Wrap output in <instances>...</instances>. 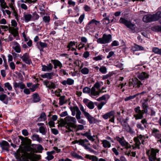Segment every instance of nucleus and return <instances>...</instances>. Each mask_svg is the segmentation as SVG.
Returning a JSON list of instances; mask_svg holds the SVG:
<instances>
[{"mask_svg": "<svg viewBox=\"0 0 161 161\" xmlns=\"http://www.w3.org/2000/svg\"><path fill=\"white\" fill-rule=\"evenodd\" d=\"M71 111L72 115L74 116L75 115L76 117L77 114H78L79 113H81L77 106L74 107L73 108L71 107Z\"/></svg>", "mask_w": 161, "mask_h": 161, "instance_id": "obj_15", "label": "nucleus"}, {"mask_svg": "<svg viewBox=\"0 0 161 161\" xmlns=\"http://www.w3.org/2000/svg\"><path fill=\"white\" fill-rule=\"evenodd\" d=\"M100 21L96 20L94 19H92L91 21H90V23L94 24L96 25H97L98 24H100Z\"/></svg>", "mask_w": 161, "mask_h": 161, "instance_id": "obj_51", "label": "nucleus"}, {"mask_svg": "<svg viewBox=\"0 0 161 161\" xmlns=\"http://www.w3.org/2000/svg\"><path fill=\"white\" fill-rule=\"evenodd\" d=\"M145 137L144 136H142L141 135H140L139 136H137L136 137L134 138V141L135 142L136 147H137L139 148V146L141 143L144 144L145 142L144 139ZM135 147H133V149H134Z\"/></svg>", "mask_w": 161, "mask_h": 161, "instance_id": "obj_7", "label": "nucleus"}, {"mask_svg": "<svg viewBox=\"0 0 161 161\" xmlns=\"http://www.w3.org/2000/svg\"><path fill=\"white\" fill-rule=\"evenodd\" d=\"M61 127H65L68 130H66V132L70 131V117L68 116L66 117L64 119H62L59 125H58Z\"/></svg>", "mask_w": 161, "mask_h": 161, "instance_id": "obj_3", "label": "nucleus"}, {"mask_svg": "<svg viewBox=\"0 0 161 161\" xmlns=\"http://www.w3.org/2000/svg\"><path fill=\"white\" fill-rule=\"evenodd\" d=\"M37 87V86L36 85H34L32 86L31 88H30V90L31 92H34L36 90Z\"/></svg>", "mask_w": 161, "mask_h": 161, "instance_id": "obj_59", "label": "nucleus"}, {"mask_svg": "<svg viewBox=\"0 0 161 161\" xmlns=\"http://www.w3.org/2000/svg\"><path fill=\"white\" fill-rule=\"evenodd\" d=\"M115 114L114 111H111L103 115V118L105 119H107L108 118L112 117L109 120V121L111 122L114 123V115Z\"/></svg>", "mask_w": 161, "mask_h": 161, "instance_id": "obj_8", "label": "nucleus"}, {"mask_svg": "<svg viewBox=\"0 0 161 161\" xmlns=\"http://www.w3.org/2000/svg\"><path fill=\"white\" fill-rule=\"evenodd\" d=\"M64 96H61L59 98V103L61 106L63 105L65 103L64 102Z\"/></svg>", "mask_w": 161, "mask_h": 161, "instance_id": "obj_42", "label": "nucleus"}, {"mask_svg": "<svg viewBox=\"0 0 161 161\" xmlns=\"http://www.w3.org/2000/svg\"><path fill=\"white\" fill-rule=\"evenodd\" d=\"M39 45L41 47V48H43L47 47V44L45 42H39Z\"/></svg>", "mask_w": 161, "mask_h": 161, "instance_id": "obj_47", "label": "nucleus"}, {"mask_svg": "<svg viewBox=\"0 0 161 161\" xmlns=\"http://www.w3.org/2000/svg\"><path fill=\"white\" fill-rule=\"evenodd\" d=\"M53 68V66L52 64H49L47 66L42 65V70L43 71H49L52 69Z\"/></svg>", "mask_w": 161, "mask_h": 161, "instance_id": "obj_21", "label": "nucleus"}, {"mask_svg": "<svg viewBox=\"0 0 161 161\" xmlns=\"http://www.w3.org/2000/svg\"><path fill=\"white\" fill-rule=\"evenodd\" d=\"M79 107L80 109L82 112L84 116L87 119L90 124L96 122L97 120L94 117L92 116L88 113L86 111L84 107L82 105L80 104L79 105Z\"/></svg>", "mask_w": 161, "mask_h": 161, "instance_id": "obj_2", "label": "nucleus"}, {"mask_svg": "<svg viewBox=\"0 0 161 161\" xmlns=\"http://www.w3.org/2000/svg\"><path fill=\"white\" fill-rule=\"evenodd\" d=\"M1 145L2 147H9V143L6 141H3L2 142Z\"/></svg>", "mask_w": 161, "mask_h": 161, "instance_id": "obj_46", "label": "nucleus"}, {"mask_svg": "<svg viewBox=\"0 0 161 161\" xmlns=\"http://www.w3.org/2000/svg\"><path fill=\"white\" fill-rule=\"evenodd\" d=\"M47 158L48 160H50L54 158V157L53 155L48 153V152H47Z\"/></svg>", "mask_w": 161, "mask_h": 161, "instance_id": "obj_50", "label": "nucleus"}, {"mask_svg": "<svg viewBox=\"0 0 161 161\" xmlns=\"http://www.w3.org/2000/svg\"><path fill=\"white\" fill-rule=\"evenodd\" d=\"M118 45V42L116 41H114L111 43L112 46H116Z\"/></svg>", "mask_w": 161, "mask_h": 161, "instance_id": "obj_63", "label": "nucleus"}, {"mask_svg": "<svg viewBox=\"0 0 161 161\" xmlns=\"http://www.w3.org/2000/svg\"><path fill=\"white\" fill-rule=\"evenodd\" d=\"M133 84L134 87L139 88L142 84L138 79H136L133 80Z\"/></svg>", "mask_w": 161, "mask_h": 161, "instance_id": "obj_23", "label": "nucleus"}, {"mask_svg": "<svg viewBox=\"0 0 161 161\" xmlns=\"http://www.w3.org/2000/svg\"><path fill=\"white\" fill-rule=\"evenodd\" d=\"M81 113H79V114L77 115L76 117V119L78 120V122L81 124H83L84 125L85 124V121L83 119H81Z\"/></svg>", "mask_w": 161, "mask_h": 161, "instance_id": "obj_27", "label": "nucleus"}, {"mask_svg": "<svg viewBox=\"0 0 161 161\" xmlns=\"http://www.w3.org/2000/svg\"><path fill=\"white\" fill-rule=\"evenodd\" d=\"M10 44L13 46V48L17 53H19L21 51V48L20 45L16 41L11 42Z\"/></svg>", "mask_w": 161, "mask_h": 161, "instance_id": "obj_10", "label": "nucleus"}, {"mask_svg": "<svg viewBox=\"0 0 161 161\" xmlns=\"http://www.w3.org/2000/svg\"><path fill=\"white\" fill-rule=\"evenodd\" d=\"M112 150L116 155L118 156L119 154V153L116 148L114 147L113 148Z\"/></svg>", "mask_w": 161, "mask_h": 161, "instance_id": "obj_58", "label": "nucleus"}, {"mask_svg": "<svg viewBox=\"0 0 161 161\" xmlns=\"http://www.w3.org/2000/svg\"><path fill=\"white\" fill-rule=\"evenodd\" d=\"M132 49L134 51L143 50L144 48L141 46L136 45L132 47Z\"/></svg>", "mask_w": 161, "mask_h": 161, "instance_id": "obj_31", "label": "nucleus"}, {"mask_svg": "<svg viewBox=\"0 0 161 161\" xmlns=\"http://www.w3.org/2000/svg\"><path fill=\"white\" fill-rule=\"evenodd\" d=\"M8 1L10 2L9 3V7L13 11V13L14 16L15 17V18L17 19L18 17V14L15 8L14 5V0H8Z\"/></svg>", "mask_w": 161, "mask_h": 161, "instance_id": "obj_9", "label": "nucleus"}, {"mask_svg": "<svg viewBox=\"0 0 161 161\" xmlns=\"http://www.w3.org/2000/svg\"><path fill=\"white\" fill-rule=\"evenodd\" d=\"M102 55H99L93 58V60L96 61L101 60L102 59Z\"/></svg>", "mask_w": 161, "mask_h": 161, "instance_id": "obj_48", "label": "nucleus"}, {"mask_svg": "<svg viewBox=\"0 0 161 161\" xmlns=\"http://www.w3.org/2000/svg\"><path fill=\"white\" fill-rule=\"evenodd\" d=\"M48 124L50 127H54L55 123L53 120H50L48 122Z\"/></svg>", "mask_w": 161, "mask_h": 161, "instance_id": "obj_62", "label": "nucleus"}, {"mask_svg": "<svg viewBox=\"0 0 161 161\" xmlns=\"http://www.w3.org/2000/svg\"><path fill=\"white\" fill-rule=\"evenodd\" d=\"M1 6L2 8L4 9L6 8H9V7L7 5L6 3L5 2H4L3 3H1Z\"/></svg>", "mask_w": 161, "mask_h": 161, "instance_id": "obj_57", "label": "nucleus"}, {"mask_svg": "<svg viewBox=\"0 0 161 161\" xmlns=\"http://www.w3.org/2000/svg\"><path fill=\"white\" fill-rule=\"evenodd\" d=\"M46 118V115L45 113H42L41 114L40 117L37 119V121H42L45 120Z\"/></svg>", "mask_w": 161, "mask_h": 161, "instance_id": "obj_25", "label": "nucleus"}, {"mask_svg": "<svg viewBox=\"0 0 161 161\" xmlns=\"http://www.w3.org/2000/svg\"><path fill=\"white\" fill-rule=\"evenodd\" d=\"M91 159L92 161H98V158L96 156L94 155H92V158Z\"/></svg>", "mask_w": 161, "mask_h": 161, "instance_id": "obj_64", "label": "nucleus"}, {"mask_svg": "<svg viewBox=\"0 0 161 161\" xmlns=\"http://www.w3.org/2000/svg\"><path fill=\"white\" fill-rule=\"evenodd\" d=\"M5 87L7 88L9 91H11L12 87L11 85L9 82H7L4 84Z\"/></svg>", "mask_w": 161, "mask_h": 161, "instance_id": "obj_44", "label": "nucleus"}, {"mask_svg": "<svg viewBox=\"0 0 161 161\" xmlns=\"http://www.w3.org/2000/svg\"><path fill=\"white\" fill-rule=\"evenodd\" d=\"M40 133L43 135H45L47 132V130L46 127L43 126L40 127L39 129Z\"/></svg>", "mask_w": 161, "mask_h": 161, "instance_id": "obj_29", "label": "nucleus"}, {"mask_svg": "<svg viewBox=\"0 0 161 161\" xmlns=\"http://www.w3.org/2000/svg\"><path fill=\"white\" fill-rule=\"evenodd\" d=\"M43 84L47 87L49 89H54L56 88V86L53 82L47 80L43 81Z\"/></svg>", "mask_w": 161, "mask_h": 161, "instance_id": "obj_12", "label": "nucleus"}, {"mask_svg": "<svg viewBox=\"0 0 161 161\" xmlns=\"http://www.w3.org/2000/svg\"><path fill=\"white\" fill-rule=\"evenodd\" d=\"M82 135L86 136L90 140L94 141L93 137L91 136V134L89 132H86L84 134H82Z\"/></svg>", "mask_w": 161, "mask_h": 161, "instance_id": "obj_35", "label": "nucleus"}, {"mask_svg": "<svg viewBox=\"0 0 161 161\" xmlns=\"http://www.w3.org/2000/svg\"><path fill=\"white\" fill-rule=\"evenodd\" d=\"M109 98V96L108 94H106L103 96H102L100 97V98H101L102 100H105L106 99H108Z\"/></svg>", "mask_w": 161, "mask_h": 161, "instance_id": "obj_54", "label": "nucleus"}, {"mask_svg": "<svg viewBox=\"0 0 161 161\" xmlns=\"http://www.w3.org/2000/svg\"><path fill=\"white\" fill-rule=\"evenodd\" d=\"M112 41V36L110 34H104L102 38H98L97 42L98 43L105 44L110 42Z\"/></svg>", "mask_w": 161, "mask_h": 161, "instance_id": "obj_4", "label": "nucleus"}, {"mask_svg": "<svg viewBox=\"0 0 161 161\" xmlns=\"http://www.w3.org/2000/svg\"><path fill=\"white\" fill-rule=\"evenodd\" d=\"M91 92V89L87 87H84L83 89V92L85 93H89Z\"/></svg>", "mask_w": 161, "mask_h": 161, "instance_id": "obj_41", "label": "nucleus"}, {"mask_svg": "<svg viewBox=\"0 0 161 161\" xmlns=\"http://www.w3.org/2000/svg\"><path fill=\"white\" fill-rule=\"evenodd\" d=\"M99 71L102 73L104 74L107 72V69L105 66H102L99 69Z\"/></svg>", "mask_w": 161, "mask_h": 161, "instance_id": "obj_45", "label": "nucleus"}, {"mask_svg": "<svg viewBox=\"0 0 161 161\" xmlns=\"http://www.w3.org/2000/svg\"><path fill=\"white\" fill-rule=\"evenodd\" d=\"M124 128L130 134H132L135 132L131 128L129 125L128 124H126L125 125L123 124L122 125Z\"/></svg>", "mask_w": 161, "mask_h": 161, "instance_id": "obj_18", "label": "nucleus"}, {"mask_svg": "<svg viewBox=\"0 0 161 161\" xmlns=\"http://www.w3.org/2000/svg\"><path fill=\"white\" fill-rule=\"evenodd\" d=\"M105 104V103L103 102H101L100 103L98 104L97 107L98 109H101L103 106Z\"/></svg>", "mask_w": 161, "mask_h": 161, "instance_id": "obj_55", "label": "nucleus"}, {"mask_svg": "<svg viewBox=\"0 0 161 161\" xmlns=\"http://www.w3.org/2000/svg\"><path fill=\"white\" fill-rule=\"evenodd\" d=\"M159 51V48L157 47H153V52L157 54L158 53Z\"/></svg>", "mask_w": 161, "mask_h": 161, "instance_id": "obj_60", "label": "nucleus"}, {"mask_svg": "<svg viewBox=\"0 0 161 161\" xmlns=\"http://www.w3.org/2000/svg\"><path fill=\"white\" fill-rule=\"evenodd\" d=\"M32 17L34 19H37L39 18V15L37 14L36 12H34L32 14Z\"/></svg>", "mask_w": 161, "mask_h": 161, "instance_id": "obj_53", "label": "nucleus"}, {"mask_svg": "<svg viewBox=\"0 0 161 161\" xmlns=\"http://www.w3.org/2000/svg\"><path fill=\"white\" fill-rule=\"evenodd\" d=\"M27 161H37L39 159L38 155L30 154L27 156Z\"/></svg>", "mask_w": 161, "mask_h": 161, "instance_id": "obj_13", "label": "nucleus"}, {"mask_svg": "<svg viewBox=\"0 0 161 161\" xmlns=\"http://www.w3.org/2000/svg\"><path fill=\"white\" fill-rule=\"evenodd\" d=\"M12 33L14 37H16L18 35L17 31L15 29H13L12 30Z\"/></svg>", "mask_w": 161, "mask_h": 161, "instance_id": "obj_49", "label": "nucleus"}, {"mask_svg": "<svg viewBox=\"0 0 161 161\" xmlns=\"http://www.w3.org/2000/svg\"><path fill=\"white\" fill-rule=\"evenodd\" d=\"M81 72L83 74L86 75L89 73V69L86 68H84L81 70Z\"/></svg>", "mask_w": 161, "mask_h": 161, "instance_id": "obj_43", "label": "nucleus"}, {"mask_svg": "<svg viewBox=\"0 0 161 161\" xmlns=\"http://www.w3.org/2000/svg\"><path fill=\"white\" fill-rule=\"evenodd\" d=\"M148 100L145 99L142 103V106L143 110H141L140 107L138 106L135 108L134 110L136 113L133 115L136 120L139 119H142L143 118V115L144 113L147 114L148 112V108L149 106L147 103Z\"/></svg>", "mask_w": 161, "mask_h": 161, "instance_id": "obj_1", "label": "nucleus"}, {"mask_svg": "<svg viewBox=\"0 0 161 161\" xmlns=\"http://www.w3.org/2000/svg\"><path fill=\"white\" fill-rule=\"evenodd\" d=\"M149 75L145 72H142L139 74L138 75V78L141 80H144L148 78Z\"/></svg>", "mask_w": 161, "mask_h": 161, "instance_id": "obj_17", "label": "nucleus"}, {"mask_svg": "<svg viewBox=\"0 0 161 161\" xmlns=\"http://www.w3.org/2000/svg\"><path fill=\"white\" fill-rule=\"evenodd\" d=\"M32 16L31 14H24V18L26 22H28L30 21L31 18Z\"/></svg>", "mask_w": 161, "mask_h": 161, "instance_id": "obj_32", "label": "nucleus"}, {"mask_svg": "<svg viewBox=\"0 0 161 161\" xmlns=\"http://www.w3.org/2000/svg\"><path fill=\"white\" fill-rule=\"evenodd\" d=\"M43 21L46 23V25H48L50 21V17L49 16H44L42 18Z\"/></svg>", "mask_w": 161, "mask_h": 161, "instance_id": "obj_33", "label": "nucleus"}, {"mask_svg": "<svg viewBox=\"0 0 161 161\" xmlns=\"http://www.w3.org/2000/svg\"><path fill=\"white\" fill-rule=\"evenodd\" d=\"M84 17H85V15L84 14L81 15L80 16V17L79 19V21L80 23H82L83 19L84 18Z\"/></svg>", "mask_w": 161, "mask_h": 161, "instance_id": "obj_56", "label": "nucleus"}, {"mask_svg": "<svg viewBox=\"0 0 161 161\" xmlns=\"http://www.w3.org/2000/svg\"><path fill=\"white\" fill-rule=\"evenodd\" d=\"M22 133L23 135L25 136H27L29 134L28 131L26 130H22Z\"/></svg>", "mask_w": 161, "mask_h": 161, "instance_id": "obj_61", "label": "nucleus"}, {"mask_svg": "<svg viewBox=\"0 0 161 161\" xmlns=\"http://www.w3.org/2000/svg\"><path fill=\"white\" fill-rule=\"evenodd\" d=\"M103 24L104 25H107L109 23V20L108 18H106L103 20Z\"/></svg>", "mask_w": 161, "mask_h": 161, "instance_id": "obj_52", "label": "nucleus"}, {"mask_svg": "<svg viewBox=\"0 0 161 161\" xmlns=\"http://www.w3.org/2000/svg\"><path fill=\"white\" fill-rule=\"evenodd\" d=\"M102 144L104 148H109L111 147V143L107 140H104L103 141Z\"/></svg>", "mask_w": 161, "mask_h": 161, "instance_id": "obj_30", "label": "nucleus"}, {"mask_svg": "<svg viewBox=\"0 0 161 161\" xmlns=\"http://www.w3.org/2000/svg\"><path fill=\"white\" fill-rule=\"evenodd\" d=\"M154 14H147L145 15L143 18V20L145 22H148L155 21Z\"/></svg>", "mask_w": 161, "mask_h": 161, "instance_id": "obj_11", "label": "nucleus"}, {"mask_svg": "<svg viewBox=\"0 0 161 161\" xmlns=\"http://www.w3.org/2000/svg\"><path fill=\"white\" fill-rule=\"evenodd\" d=\"M116 139L120 143V145L123 147L125 146L127 142L125 140L124 137L120 138L119 136H116Z\"/></svg>", "mask_w": 161, "mask_h": 161, "instance_id": "obj_19", "label": "nucleus"}, {"mask_svg": "<svg viewBox=\"0 0 161 161\" xmlns=\"http://www.w3.org/2000/svg\"><path fill=\"white\" fill-rule=\"evenodd\" d=\"M155 21L161 19V12H158L154 14Z\"/></svg>", "mask_w": 161, "mask_h": 161, "instance_id": "obj_34", "label": "nucleus"}, {"mask_svg": "<svg viewBox=\"0 0 161 161\" xmlns=\"http://www.w3.org/2000/svg\"><path fill=\"white\" fill-rule=\"evenodd\" d=\"M23 61L28 64H30L31 61L30 59L28 53H25L21 58Z\"/></svg>", "mask_w": 161, "mask_h": 161, "instance_id": "obj_14", "label": "nucleus"}, {"mask_svg": "<svg viewBox=\"0 0 161 161\" xmlns=\"http://www.w3.org/2000/svg\"><path fill=\"white\" fill-rule=\"evenodd\" d=\"M52 62L54 65V68L56 69L58 66L60 68L62 67V64L58 60H52Z\"/></svg>", "mask_w": 161, "mask_h": 161, "instance_id": "obj_22", "label": "nucleus"}, {"mask_svg": "<svg viewBox=\"0 0 161 161\" xmlns=\"http://www.w3.org/2000/svg\"><path fill=\"white\" fill-rule=\"evenodd\" d=\"M33 101L34 103L39 102L40 100V97L37 93H35L33 95Z\"/></svg>", "mask_w": 161, "mask_h": 161, "instance_id": "obj_28", "label": "nucleus"}, {"mask_svg": "<svg viewBox=\"0 0 161 161\" xmlns=\"http://www.w3.org/2000/svg\"><path fill=\"white\" fill-rule=\"evenodd\" d=\"M139 95V94H137L134 95L130 96L129 97H127L125 98L124 100L125 101H128L130 100L134 99L136 96Z\"/></svg>", "mask_w": 161, "mask_h": 161, "instance_id": "obj_37", "label": "nucleus"}, {"mask_svg": "<svg viewBox=\"0 0 161 161\" xmlns=\"http://www.w3.org/2000/svg\"><path fill=\"white\" fill-rule=\"evenodd\" d=\"M54 75L53 72L46 73L44 74L41 75V77L43 78H47L49 79H52Z\"/></svg>", "mask_w": 161, "mask_h": 161, "instance_id": "obj_16", "label": "nucleus"}, {"mask_svg": "<svg viewBox=\"0 0 161 161\" xmlns=\"http://www.w3.org/2000/svg\"><path fill=\"white\" fill-rule=\"evenodd\" d=\"M158 150H155L152 148L150 151L149 150L147 152V154L148 155L149 161H160V158L157 159L156 157L157 153L158 152Z\"/></svg>", "mask_w": 161, "mask_h": 161, "instance_id": "obj_6", "label": "nucleus"}, {"mask_svg": "<svg viewBox=\"0 0 161 161\" xmlns=\"http://www.w3.org/2000/svg\"><path fill=\"white\" fill-rule=\"evenodd\" d=\"M86 106L91 109H93L94 108V106L93 102L92 101L89 102V103L87 104Z\"/></svg>", "mask_w": 161, "mask_h": 161, "instance_id": "obj_40", "label": "nucleus"}, {"mask_svg": "<svg viewBox=\"0 0 161 161\" xmlns=\"http://www.w3.org/2000/svg\"><path fill=\"white\" fill-rule=\"evenodd\" d=\"M61 83L64 85H66L67 84L70 85V79L68 78L66 80H64L61 82Z\"/></svg>", "mask_w": 161, "mask_h": 161, "instance_id": "obj_39", "label": "nucleus"}, {"mask_svg": "<svg viewBox=\"0 0 161 161\" xmlns=\"http://www.w3.org/2000/svg\"><path fill=\"white\" fill-rule=\"evenodd\" d=\"M90 93L91 95L94 96H98L100 93L99 91H96L95 87L93 86L91 89Z\"/></svg>", "mask_w": 161, "mask_h": 161, "instance_id": "obj_24", "label": "nucleus"}, {"mask_svg": "<svg viewBox=\"0 0 161 161\" xmlns=\"http://www.w3.org/2000/svg\"><path fill=\"white\" fill-rule=\"evenodd\" d=\"M31 139L34 141H37L39 142H42V138L36 134H34L31 137Z\"/></svg>", "mask_w": 161, "mask_h": 161, "instance_id": "obj_26", "label": "nucleus"}, {"mask_svg": "<svg viewBox=\"0 0 161 161\" xmlns=\"http://www.w3.org/2000/svg\"><path fill=\"white\" fill-rule=\"evenodd\" d=\"M76 122V119L75 118L71 117V127H76V125H75Z\"/></svg>", "mask_w": 161, "mask_h": 161, "instance_id": "obj_36", "label": "nucleus"}, {"mask_svg": "<svg viewBox=\"0 0 161 161\" xmlns=\"http://www.w3.org/2000/svg\"><path fill=\"white\" fill-rule=\"evenodd\" d=\"M119 22L124 25L132 31H135V25L133 24L130 20H128L124 18L121 17L119 20Z\"/></svg>", "mask_w": 161, "mask_h": 161, "instance_id": "obj_5", "label": "nucleus"}, {"mask_svg": "<svg viewBox=\"0 0 161 161\" xmlns=\"http://www.w3.org/2000/svg\"><path fill=\"white\" fill-rule=\"evenodd\" d=\"M72 156H73L74 158H77L78 159H81L82 160H83L84 158L82 156L79 155L77 153H73L71 154Z\"/></svg>", "mask_w": 161, "mask_h": 161, "instance_id": "obj_38", "label": "nucleus"}, {"mask_svg": "<svg viewBox=\"0 0 161 161\" xmlns=\"http://www.w3.org/2000/svg\"><path fill=\"white\" fill-rule=\"evenodd\" d=\"M152 133L153 136H155L156 138L159 139V130L155 128H153L152 130Z\"/></svg>", "mask_w": 161, "mask_h": 161, "instance_id": "obj_20", "label": "nucleus"}]
</instances>
